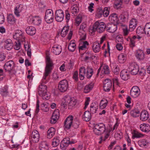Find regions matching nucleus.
<instances>
[{
  "mask_svg": "<svg viewBox=\"0 0 150 150\" xmlns=\"http://www.w3.org/2000/svg\"><path fill=\"white\" fill-rule=\"evenodd\" d=\"M98 104L94 103H93L90 106V111L91 113L94 114L96 112L98 108Z\"/></svg>",
  "mask_w": 150,
  "mask_h": 150,
  "instance_id": "34",
  "label": "nucleus"
},
{
  "mask_svg": "<svg viewBox=\"0 0 150 150\" xmlns=\"http://www.w3.org/2000/svg\"><path fill=\"white\" fill-rule=\"evenodd\" d=\"M92 47L93 51L95 53L99 52L100 49V43L97 42L93 43Z\"/></svg>",
  "mask_w": 150,
  "mask_h": 150,
  "instance_id": "32",
  "label": "nucleus"
},
{
  "mask_svg": "<svg viewBox=\"0 0 150 150\" xmlns=\"http://www.w3.org/2000/svg\"><path fill=\"white\" fill-rule=\"evenodd\" d=\"M117 24L108 23L106 26V30L108 32L111 33H114L117 30Z\"/></svg>",
  "mask_w": 150,
  "mask_h": 150,
  "instance_id": "16",
  "label": "nucleus"
},
{
  "mask_svg": "<svg viewBox=\"0 0 150 150\" xmlns=\"http://www.w3.org/2000/svg\"><path fill=\"white\" fill-rule=\"evenodd\" d=\"M5 47L8 50H10L13 48V45L11 40L8 39L5 41Z\"/></svg>",
  "mask_w": 150,
  "mask_h": 150,
  "instance_id": "26",
  "label": "nucleus"
},
{
  "mask_svg": "<svg viewBox=\"0 0 150 150\" xmlns=\"http://www.w3.org/2000/svg\"><path fill=\"white\" fill-rule=\"evenodd\" d=\"M54 16L52 10L50 9L47 10L45 13V21L48 23H52L54 20Z\"/></svg>",
  "mask_w": 150,
  "mask_h": 150,
  "instance_id": "7",
  "label": "nucleus"
},
{
  "mask_svg": "<svg viewBox=\"0 0 150 150\" xmlns=\"http://www.w3.org/2000/svg\"><path fill=\"white\" fill-rule=\"evenodd\" d=\"M130 0H116L115 2V7L118 8L122 5V3L124 2L125 4L128 3Z\"/></svg>",
  "mask_w": 150,
  "mask_h": 150,
  "instance_id": "33",
  "label": "nucleus"
},
{
  "mask_svg": "<svg viewBox=\"0 0 150 150\" xmlns=\"http://www.w3.org/2000/svg\"><path fill=\"white\" fill-rule=\"evenodd\" d=\"M23 7V5L21 4L18 5L15 7L14 10V13L17 17L20 16V13L21 12Z\"/></svg>",
  "mask_w": 150,
  "mask_h": 150,
  "instance_id": "31",
  "label": "nucleus"
},
{
  "mask_svg": "<svg viewBox=\"0 0 150 150\" xmlns=\"http://www.w3.org/2000/svg\"><path fill=\"white\" fill-rule=\"evenodd\" d=\"M149 117V114L147 111L144 110L142 112L140 116V119L142 121L147 120Z\"/></svg>",
  "mask_w": 150,
  "mask_h": 150,
  "instance_id": "29",
  "label": "nucleus"
},
{
  "mask_svg": "<svg viewBox=\"0 0 150 150\" xmlns=\"http://www.w3.org/2000/svg\"><path fill=\"white\" fill-rule=\"evenodd\" d=\"M64 17V12L61 10H57L55 13V18L58 22H61L63 20Z\"/></svg>",
  "mask_w": 150,
  "mask_h": 150,
  "instance_id": "11",
  "label": "nucleus"
},
{
  "mask_svg": "<svg viewBox=\"0 0 150 150\" xmlns=\"http://www.w3.org/2000/svg\"><path fill=\"white\" fill-rule=\"evenodd\" d=\"M139 144L141 147H145L147 146L148 144V142L145 139H142L139 141Z\"/></svg>",
  "mask_w": 150,
  "mask_h": 150,
  "instance_id": "54",
  "label": "nucleus"
},
{
  "mask_svg": "<svg viewBox=\"0 0 150 150\" xmlns=\"http://www.w3.org/2000/svg\"><path fill=\"white\" fill-rule=\"evenodd\" d=\"M73 117L70 115L66 119L64 122L65 128L67 129H69L72 125Z\"/></svg>",
  "mask_w": 150,
  "mask_h": 150,
  "instance_id": "14",
  "label": "nucleus"
},
{
  "mask_svg": "<svg viewBox=\"0 0 150 150\" xmlns=\"http://www.w3.org/2000/svg\"><path fill=\"white\" fill-rule=\"evenodd\" d=\"M110 73V69L108 65L104 66L102 69L101 73L105 74H108Z\"/></svg>",
  "mask_w": 150,
  "mask_h": 150,
  "instance_id": "53",
  "label": "nucleus"
},
{
  "mask_svg": "<svg viewBox=\"0 0 150 150\" xmlns=\"http://www.w3.org/2000/svg\"><path fill=\"white\" fill-rule=\"evenodd\" d=\"M108 103L107 100L105 99L101 100L100 103V109H103L105 108L107 106Z\"/></svg>",
  "mask_w": 150,
  "mask_h": 150,
  "instance_id": "44",
  "label": "nucleus"
},
{
  "mask_svg": "<svg viewBox=\"0 0 150 150\" xmlns=\"http://www.w3.org/2000/svg\"><path fill=\"white\" fill-rule=\"evenodd\" d=\"M41 109L44 112H47L49 110V108L47 105L45 103H42L41 105Z\"/></svg>",
  "mask_w": 150,
  "mask_h": 150,
  "instance_id": "60",
  "label": "nucleus"
},
{
  "mask_svg": "<svg viewBox=\"0 0 150 150\" xmlns=\"http://www.w3.org/2000/svg\"><path fill=\"white\" fill-rule=\"evenodd\" d=\"M76 102V100L74 98H71L69 96H65L61 103V108L65 109L68 105L69 109H72L74 107Z\"/></svg>",
  "mask_w": 150,
  "mask_h": 150,
  "instance_id": "1",
  "label": "nucleus"
},
{
  "mask_svg": "<svg viewBox=\"0 0 150 150\" xmlns=\"http://www.w3.org/2000/svg\"><path fill=\"white\" fill-rule=\"evenodd\" d=\"M41 96H42L43 99L44 100H48L50 98V95L49 94H48L47 93V92L46 93L42 94Z\"/></svg>",
  "mask_w": 150,
  "mask_h": 150,
  "instance_id": "61",
  "label": "nucleus"
},
{
  "mask_svg": "<svg viewBox=\"0 0 150 150\" xmlns=\"http://www.w3.org/2000/svg\"><path fill=\"white\" fill-rule=\"evenodd\" d=\"M110 9V8H108L107 7H105L103 11V10H101L100 11L101 13H100V14H103L105 17H107L109 14V9Z\"/></svg>",
  "mask_w": 150,
  "mask_h": 150,
  "instance_id": "48",
  "label": "nucleus"
},
{
  "mask_svg": "<svg viewBox=\"0 0 150 150\" xmlns=\"http://www.w3.org/2000/svg\"><path fill=\"white\" fill-rule=\"evenodd\" d=\"M23 33L22 31L21 30H18L13 35V38L14 39L17 40L19 37H21V35H22Z\"/></svg>",
  "mask_w": 150,
  "mask_h": 150,
  "instance_id": "52",
  "label": "nucleus"
},
{
  "mask_svg": "<svg viewBox=\"0 0 150 150\" xmlns=\"http://www.w3.org/2000/svg\"><path fill=\"white\" fill-rule=\"evenodd\" d=\"M109 20L113 24H118L119 19L116 13L111 14L109 17Z\"/></svg>",
  "mask_w": 150,
  "mask_h": 150,
  "instance_id": "21",
  "label": "nucleus"
},
{
  "mask_svg": "<svg viewBox=\"0 0 150 150\" xmlns=\"http://www.w3.org/2000/svg\"><path fill=\"white\" fill-rule=\"evenodd\" d=\"M135 56L139 60H143L145 58V54L143 51L140 50L136 51Z\"/></svg>",
  "mask_w": 150,
  "mask_h": 150,
  "instance_id": "20",
  "label": "nucleus"
},
{
  "mask_svg": "<svg viewBox=\"0 0 150 150\" xmlns=\"http://www.w3.org/2000/svg\"><path fill=\"white\" fill-rule=\"evenodd\" d=\"M74 64L73 60H70L67 66V68L69 70L72 69L73 68Z\"/></svg>",
  "mask_w": 150,
  "mask_h": 150,
  "instance_id": "59",
  "label": "nucleus"
},
{
  "mask_svg": "<svg viewBox=\"0 0 150 150\" xmlns=\"http://www.w3.org/2000/svg\"><path fill=\"white\" fill-rule=\"evenodd\" d=\"M7 21L10 24L14 25L16 23V19L13 14H10L7 16Z\"/></svg>",
  "mask_w": 150,
  "mask_h": 150,
  "instance_id": "35",
  "label": "nucleus"
},
{
  "mask_svg": "<svg viewBox=\"0 0 150 150\" xmlns=\"http://www.w3.org/2000/svg\"><path fill=\"white\" fill-rule=\"evenodd\" d=\"M59 116V111L58 109L56 110L53 112L50 120L52 124H54L57 122Z\"/></svg>",
  "mask_w": 150,
  "mask_h": 150,
  "instance_id": "15",
  "label": "nucleus"
},
{
  "mask_svg": "<svg viewBox=\"0 0 150 150\" xmlns=\"http://www.w3.org/2000/svg\"><path fill=\"white\" fill-rule=\"evenodd\" d=\"M8 88L7 86L3 87L0 91V93L3 97H6L8 94Z\"/></svg>",
  "mask_w": 150,
  "mask_h": 150,
  "instance_id": "37",
  "label": "nucleus"
},
{
  "mask_svg": "<svg viewBox=\"0 0 150 150\" xmlns=\"http://www.w3.org/2000/svg\"><path fill=\"white\" fill-rule=\"evenodd\" d=\"M50 38L49 35L46 33L42 34L41 37V40L43 42H46Z\"/></svg>",
  "mask_w": 150,
  "mask_h": 150,
  "instance_id": "47",
  "label": "nucleus"
},
{
  "mask_svg": "<svg viewBox=\"0 0 150 150\" xmlns=\"http://www.w3.org/2000/svg\"><path fill=\"white\" fill-rule=\"evenodd\" d=\"M55 129L54 128L51 127L48 130L47 132V137L48 139H51L55 134Z\"/></svg>",
  "mask_w": 150,
  "mask_h": 150,
  "instance_id": "28",
  "label": "nucleus"
},
{
  "mask_svg": "<svg viewBox=\"0 0 150 150\" xmlns=\"http://www.w3.org/2000/svg\"><path fill=\"white\" fill-rule=\"evenodd\" d=\"M110 66L113 70L114 73L116 74H118L119 72V69L118 66L116 65L115 63H112L110 64Z\"/></svg>",
  "mask_w": 150,
  "mask_h": 150,
  "instance_id": "40",
  "label": "nucleus"
},
{
  "mask_svg": "<svg viewBox=\"0 0 150 150\" xmlns=\"http://www.w3.org/2000/svg\"><path fill=\"white\" fill-rule=\"evenodd\" d=\"M93 55L92 54L89 52H87L86 53V56L84 58L85 61H87L89 60H91V59L93 58Z\"/></svg>",
  "mask_w": 150,
  "mask_h": 150,
  "instance_id": "56",
  "label": "nucleus"
},
{
  "mask_svg": "<svg viewBox=\"0 0 150 150\" xmlns=\"http://www.w3.org/2000/svg\"><path fill=\"white\" fill-rule=\"evenodd\" d=\"M21 43L20 42H15V44L14 46V48L16 50H18L21 47Z\"/></svg>",
  "mask_w": 150,
  "mask_h": 150,
  "instance_id": "63",
  "label": "nucleus"
},
{
  "mask_svg": "<svg viewBox=\"0 0 150 150\" xmlns=\"http://www.w3.org/2000/svg\"><path fill=\"white\" fill-rule=\"evenodd\" d=\"M140 93V90L139 88L136 86H133L131 89L130 94L131 96L134 98L137 97Z\"/></svg>",
  "mask_w": 150,
  "mask_h": 150,
  "instance_id": "13",
  "label": "nucleus"
},
{
  "mask_svg": "<svg viewBox=\"0 0 150 150\" xmlns=\"http://www.w3.org/2000/svg\"><path fill=\"white\" fill-rule=\"evenodd\" d=\"M76 45L74 42V41L71 40L68 46L69 50L71 51H74L76 49Z\"/></svg>",
  "mask_w": 150,
  "mask_h": 150,
  "instance_id": "41",
  "label": "nucleus"
},
{
  "mask_svg": "<svg viewBox=\"0 0 150 150\" xmlns=\"http://www.w3.org/2000/svg\"><path fill=\"white\" fill-rule=\"evenodd\" d=\"M95 26L97 28V31L100 33L104 32L106 28V26L104 22L98 21L95 23Z\"/></svg>",
  "mask_w": 150,
  "mask_h": 150,
  "instance_id": "9",
  "label": "nucleus"
},
{
  "mask_svg": "<svg viewBox=\"0 0 150 150\" xmlns=\"http://www.w3.org/2000/svg\"><path fill=\"white\" fill-rule=\"evenodd\" d=\"M25 31L27 34L30 35H34L36 32L35 28L32 26L27 27L25 29Z\"/></svg>",
  "mask_w": 150,
  "mask_h": 150,
  "instance_id": "27",
  "label": "nucleus"
},
{
  "mask_svg": "<svg viewBox=\"0 0 150 150\" xmlns=\"http://www.w3.org/2000/svg\"><path fill=\"white\" fill-rule=\"evenodd\" d=\"M5 114V110L4 107L0 106V115L4 116Z\"/></svg>",
  "mask_w": 150,
  "mask_h": 150,
  "instance_id": "64",
  "label": "nucleus"
},
{
  "mask_svg": "<svg viewBox=\"0 0 150 150\" xmlns=\"http://www.w3.org/2000/svg\"><path fill=\"white\" fill-rule=\"evenodd\" d=\"M137 38L136 36L134 35L132 38H127V41L130 40V46L131 47H133L135 46V40Z\"/></svg>",
  "mask_w": 150,
  "mask_h": 150,
  "instance_id": "38",
  "label": "nucleus"
},
{
  "mask_svg": "<svg viewBox=\"0 0 150 150\" xmlns=\"http://www.w3.org/2000/svg\"><path fill=\"white\" fill-rule=\"evenodd\" d=\"M105 125L103 123L95 124L93 128V131L97 135H99L103 133L105 130Z\"/></svg>",
  "mask_w": 150,
  "mask_h": 150,
  "instance_id": "4",
  "label": "nucleus"
},
{
  "mask_svg": "<svg viewBox=\"0 0 150 150\" xmlns=\"http://www.w3.org/2000/svg\"><path fill=\"white\" fill-rule=\"evenodd\" d=\"M130 114L133 117H137L139 116L140 112L137 110H132L130 111Z\"/></svg>",
  "mask_w": 150,
  "mask_h": 150,
  "instance_id": "49",
  "label": "nucleus"
},
{
  "mask_svg": "<svg viewBox=\"0 0 150 150\" xmlns=\"http://www.w3.org/2000/svg\"><path fill=\"white\" fill-rule=\"evenodd\" d=\"M46 66L44 74L42 80H46L47 77L50 73L52 70V67L53 65L52 61L48 54H47L46 58Z\"/></svg>",
  "mask_w": 150,
  "mask_h": 150,
  "instance_id": "3",
  "label": "nucleus"
},
{
  "mask_svg": "<svg viewBox=\"0 0 150 150\" xmlns=\"http://www.w3.org/2000/svg\"><path fill=\"white\" fill-rule=\"evenodd\" d=\"M140 128L143 132H148L150 131V126L147 124H141L140 125Z\"/></svg>",
  "mask_w": 150,
  "mask_h": 150,
  "instance_id": "24",
  "label": "nucleus"
},
{
  "mask_svg": "<svg viewBox=\"0 0 150 150\" xmlns=\"http://www.w3.org/2000/svg\"><path fill=\"white\" fill-rule=\"evenodd\" d=\"M97 31V28L95 26V23L92 26H91L89 29V32L91 34H94V33Z\"/></svg>",
  "mask_w": 150,
  "mask_h": 150,
  "instance_id": "58",
  "label": "nucleus"
},
{
  "mask_svg": "<svg viewBox=\"0 0 150 150\" xmlns=\"http://www.w3.org/2000/svg\"><path fill=\"white\" fill-rule=\"evenodd\" d=\"M132 133V138L133 139L140 138L144 136V135L143 134L135 130H134Z\"/></svg>",
  "mask_w": 150,
  "mask_h": 150,
  "instance_id": "42",
  "label": "nucleus"
},
{
  "mask_svg": "<svg viewBox=\"0 0 150 150\" xmlns=\"http://www.w3.org/2000/svg\"><path fill=\"white\" fill-rule=\"evenodd\" d=\"M59 137H56L53 139L52 144L53 146L56 147L59 144Z\"/></svg>",
  "mask_w": 150,
  "mask_h": 150,
  "instance_id": "50",
  "label": "nucleus"
},
{
  "mask_svg": "<svg viewBox=\"0 0 150 150\" xmlns=\"http://www.w3.org/2000/svg\"><path fill=\"white\" fill-rule=\"evenodd\" d=\"M88 45V43L87 41L83 42L82 45L79 47V50H85L87 47Z\"/></svg>",
  "mask_w": 150,
  "mask_h": 150,
  "instance_id": "55",
  "label": "nucleus"
},
{
  "mask_svg": "<svg viewBox=\"0 0 150 150\" xmlns=\"http://www.w3.org/2000/svg\"><path fill=\"white\" fill-rule=\"evenodd\" d=\"M24 47L25 50L27 51V54L29 57L31 56V49L30 45L28 44H24Z\"/></svg>",
  "mask_w": 150,
  "mask_h": 150,
  "instance_id": "51",
  "label": "nucleus"
},
{
  "mask_svg": "<svg viewBox=\"0 0 150 150\" xmlns=\"http://www.w3.org/2000/svg\"><path fill=\"white\" fill-rule=\"evenodd\" d=\"M71 13L72 16L76 15L79 11V8L76 4H74L71 7Z\"/></svg>",
  "mask_w": 150,
  "mask_h": 150,
  "instance_id": "30",
  "label": "nucleus"
},
{
  "mask_svg": "<svg viewBox=\"0 0 150 150\" xmlns=\"http://www.w3.org/2000/svg\"><path fill=\"white\" fill-rule=\"evenodd\" d=\"M103 90L106 92H109L112 86V82L111 80L107 79L104 81L103 83Z\"/></svg>",
  "mask_w": 150,
  "mask_h": 150,
  "instance_id": "12",
  "label": "nucleus"
},
{
  "mask_svg": "<svg viewBox=\"0 0 150 150\" xmlns=\"http://www.w3.org/2000/svg\"><path fill=\"white\" fill-rule=\"evenodd\" d=\"M91 117V113L88 111H86L83 116V119L86 121H89L90 120Z\"/></svg>",
  "mask_w": 150,
  "mask_h": 150,
  "instance_id": "36",
  "label": "nucleus"
},
{
  "mask_svg": "<svg viewBox=\"0 0 150 150\" xmlns=\"http://www.w3.org/2000/svg\"><path fill=\"white\" fill-rule=\"evenodd\" d=\"M62 51V47L60 45H54L52 48L51 51L54 54L59 55Z\"/></svg>",
  "mask_w": 150,
  "mask_h": 150,
  "instance_id": "17",
  "label": "nucleus"
},
{
  "mask_svg": "<svg viewBox=\"0 0 150 150\" xmlns=\"http://www.w3.org/2000/svg\"><path fill=\"white\" fill-rule=\"evenodd\" d=\"M137 24V21L136 19L132 18L129 22V30L132 31L136 28Z\"/></svg>",
  "mask_w": 150,
  "mask_h": 150,
  "instance_id": "19",
  "label": "nucleus"
},
{
  "mask_svg": "<svg viewBox=\"0 0 150 150\" xmlns=\"http://www.w3.org/2000/svg\"><path fill=\"white\" fill-rule=\"evenodd\" d=\"M47 92V87L45 84H41L40 85L38 88V92L40 96L46 93Z\"/></svg>",
  "mask_w": 150,
  "mask_h": 150,
  "instance_id": "22",
  "label": "nucleus"
},
{
  "mask_svg": "<svg viewBox=\"0 0 150 150\" xmlns=\"http://www.w3.org/2000/svg\"><path fill=\"white\" fill-rule=\"evenodd\" d=\"M30 22L34 25H38L41 23V21L40 17L35 16L30 18Z\"/></svg>",
  "mask_w": 150,
  "mask_h": 150,
  "instance_id": "23",
  "label": "nucleus"
},
{
  "mask_svg": "<svg viewBox=\"0 0 150 150\" xmlns=\"http://www.w3.org/2000/svg\"><path fill=\"white\" fill-rule=\"evenodd\" d=\"M126 60V55L123 53L120 54L118 56V61L120 63H124Z\"/></svg>",
  "mask_w": 150,
  "mask_h": 150,
  "instance_id": "39",
  "label": "nucleus"
},
{
  "mask_svg": "<svg viewBox=\"0 0 150 150\" xmlns=\"http://www.w3.org/2000/svg\"><path fill=\"white\" fill-rule=\"evenodd\" d=\"M129 71L131 72V74L134 75L137 74L139 71L138 66L135 63L130 64L129 67Z\"/></svg>",
  "mask_w": 150,
  "mask_h": 150,
  "instance_id": "10",
  "label": "nucleus"
},
{
  "mask_svg": "<svg viewBox=\"0 0 150 150\" xmlns=\"http://www.w3.org/2000/svg\"><path fill=\"white\" fill-rule=\"evenodd\" d=\"M40 135L38 132L35 130L32 132L31 138L33 142L34 143L38 142L39 139Z\"/></svg>",
  "mask_w": 150,
  "mask_h": 150,
  "instance_id": "18",
  "label": "nucleus"
},
{
  "mask_svg": "<svg viewBox=\"0 0 150 150\" xmlns=\"http://www.w3.org/2000/svg\"><path fill=\"white\" fill-rule=\"evenodd\" d=\"M76 142V140L72 139H71L69 137H66L62 141L60 144L61 149L65 150L69 144H74Z\"/></svg>",
  "mask_w": 150,
  "mask_h": 150,
  "instance_id": "6",
  "label": "nucleus"
},
{
  "mask_svg": "<svg viewBox=\"0 0 150 150\" xmlns=\"http://www.w3.org/2000/svg\"><path fill=\"white\" fill-rule=\"evenodd\" d=\"M80 123L79 121L77 119L73 120V122L72 124V126L74 128H77L78 127Z\"/></svg>",
  "mask_w": 150,
  "mask_h": 150,
  "instance_id": "57",
  "label": "nucleus"
},
{
  "mask_svg": "<svg viewBox=\"0 0 150 150\" xmlns=\"http://www.w3.org/2000/svg\"><path fill=\"white\" fill-rule=\"evenodd\" d=\"M15 66L14 62L13 60H10L5 64L4 68L5 70L8 71L9 74H14L16 72L14 70Z\"/></svg>",
  "mask_w": 150,
  "mask_h": 150,
  "instance_id": "5",
  "label": "nucleus"
},
{
  "mask_svg": "<svg viewBox=\"0 0 150 150\" xmlns=\"http://www.w3.org/2000/svg\"><path fill=\"white\" fill-rule=\"evenodd\" d=\"M81 18L80 16H77L75 20V25L77 26L81 23Z\"/></svg>",
  "mask_w": 150,
  "mask_h": 150,
  "instance_id": "62",
  "label": "nucleus"
},
{
  "mask_svg": "<svg viewBox=\"0 0 150 150\" xmlns=\"http://www.w3.org/2000/svg\"><path fill=\"white\" fill-rule=\"evenodd\" d=\"M141 27H138L137 30V32L138 34H142L144 32L148 36H150V29H148L143 30V31L141 32L139 31L140 29H141Z\"/></svg>",
  "mask_w": 150,
  "mask_h": 150,
  "instance_id": "45",
  "label": "nucleus"
},
{
  "mask_svg": "<svg viewBox=\"0 0 150 150\" xmlns=\"http://www.w3.org/2000/svg\"><path fill=\"white\" fill-rule=\"evenodd\" d=\"M69 27L64 26L62 29L60 33V35L62 37H64L67 35L69 31Z\"/></svg>",
  "mask_w": 150,
  "mask_h": 150,
  "instance_id": "43",
  "label": "nucleus"
},
{
  "mask_svg": "<svg viewBox=\"0 0 150 150\" xmlns=\"http://www.w3.org/2000/svg\"><path fill=\"white\" fill-rule=\"evenodd\" d=\"M68 86V81L66 79H64L59 82L58 85V89L60 92H64L67 91Z\"/></svg>",
  "mask_w": 150,
  "mask_h": 150,
  "instance_id": "8",
  "label": "nucleus"
},
{
  "mask_svg": "<svg viewBox=\"0 0 150 150\" xmlns=\"http://www.w3.org/2000/svg\"><path fill=\"white\" fill-rule=\"evenodd\" d=\"M93 73V69L90 67H87L86 69L84 67H82L79 69L80 79L81 80H83L84 75H86L88 79H90Z\"/></svg>",
  "mask_w": 150,
  "mask_h": 150,
  "instance_id": "2",
  "label": "nucleus"
},
{
  "mask_svg": "<svg viewBox=\"0 0 150 150\" xmlns=\"http://www.w3.org/2000/svg\"><path fill=\"white\" fill-rule=\"evenodd\" d=\"M120 76L122 79L126 81L129 78V75L126 70H123L120 73Z\"/></svg>",
  "mask_w": 150,
  "mask_h": 150,
  "instance_id": "25",
  "label": "nucleus"
},
{
  "mask_svg": "<svg viewBox=\"0 0 150 150\" xmlns=\"http://www.w3.org/2000/svg\"><path fill=\"white\" fill-rule=\"evenodd\" d=\"M94 83L93 82L91 83L88 85H86L85 87L84 92L87 93L91 90L93 87Z\"/></svg>",
  "mask_w": 150,
  "mask_h": 150,
  "instance_id": "46",
  "label": "nucleus"
}]
</instances>
